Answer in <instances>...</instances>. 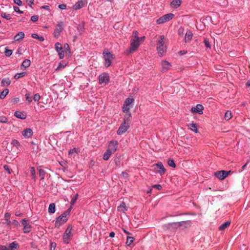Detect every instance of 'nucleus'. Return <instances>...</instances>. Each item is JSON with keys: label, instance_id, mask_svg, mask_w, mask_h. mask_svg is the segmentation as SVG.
Instances as JSON below:
<instances>
[{"label": "nucleus", "instance_id": "obj_41", "mask_svg": "<svg viewBox=\"0 0 250 250\" xmlns=\"http://www.w3.org/2000/svg\"><path fill=\"white\" fill-rule=\"evenodd\" d=\"M167 164L169 166L171 167H176V165L174 162V161L172 159H169L167 161Z\"/></svg>", "mask_w": 250, "mask_h": 250}, {"label": "nucleus", "instance_id": "obj_45", "mask_svg": "<svg viewBox=\"0 0 250 250\" xmlns=\"http://www.w3.org/2000/svg\"><path fill=\"white\" fill-rule=\"evenodd\" d=\"M11 144L14 146H15L16 147H18L20 145V143L19 142V141L17 140H13L11 142Z\"/></svg>", "mask_w": 250, "mask_h": 250}, {"label": "nucleus", "instance_id": "obj_5", "mask_svg": "<svg viewBox=\"0 0 250 250\" xmlns=\"http://www.w3.org/2000/svg\"><path fill=\"white\" fill-rule=\"evenodd\" d=\"M134 102V99L132 96L126 99V120H129L131 118V113L128 110L133 107Z\"/></svg>", "mask_w": 250, "mask_h": 250}, {"label": "nucleus", "instance_id": "obj_9", "mask_svg": "<svg viewBox=\"0 0 250 250\" xmlns=\"http://www.w3.org/2000/svg\"><path fill=\"white\" fill-rule=\"evenodd\" d=\"M100 84H106L109 81V76L107 73H103L99 76Z\"/></svg>", "mask_w": 250, "mask_h": 250}, {"label": "nucleus", "instance_id": "obj_63", "mask_svg": "<svg viewBox=\"0 0 250 250\" xmlns=\"http://www.w3.org/2000/svg\"><path fill=\"white\" fill-rule=\"evenodd\" d=\"M64 68V66H63V65H62L61 64V63H60V64H59V66H58V67L56 69V71H58V70H59L60 69H61V68Z\"/></svg>", "mask_w": 250, "mask_h": 250}, {"label": "nucleus", "instance_id": "obj_32", "mask_svg": "<svg viewBox=\"0 0 250 250\" xmlns=\"http://www.w3.org/2000/svg\"><path fill=\"white\" fill-rule=\"evenodd\" d=\"M11 83V81L9 78L3 79L1 80V84L3 86H5V84L9 85Z\"/></svg>", "mask_w": 250, "mask_h": 250}, {"label": "nucleus", "instance_id": "obj_57", "mask_svg": "<svg viewBox=\"0 0 250 250\" xmlns=\"http://www.w3.org/2000/svg\"><path fill=\"white\" fill-rule=\"evenodd\" d=\"M66 5L64 4H60L59 5V8L62 10H64L66 9Z\"/></svg>", "mask_w": 250, "mask_h": 250}, {"label": "nucleus", "instance_id": "obj_13", "mask_svg": "<svg viewBox=\"0 0 250 250\" xmlns=\"http://www.w3.org/2000/svg\"><path fill=\"white\" fill-rule=\"evenodd\" d=\"M55 48L58 52L60 59H62L64 57L63 51L62 50V46L60 43L57 42L55 44Z\"/></svg>", "mask_w": 250, "mask_h": 250}, {"label": "nucleus", "instance_id": "obj_46", "mask_svg": "<svg viewBox=\"0 0 250 250\" xmlns=\"http://www.w3.org/2000/svg\"><path fill=\"white\" fill-rule=\"evenodd\" d=\"M40 98V95L38 93H36L34 95L33 100L35 102L39 103Z\"/></svg>", "mask_w": 250, "mask_h": 250}, {"label": "nucleus", "instance_id": "obj_24", "mask_svg": "<svg viewBox=\"0 0 250 250\" xmlns=\"http://www.w3.org/2000/svg\"><path fill=\"white\" fill-rule=\"evenodd\" d=\"M192 35H193L192 33L190 31H189V30L188 31L186 32V34L185 35V42H188L189 41H190L192 38Z\"/></svg>", "mask_w": 250, "mask_h": 250}, {"label": "nucleus", "instance_id": "obj_55", "mask_svg": "<svg viewBox=\"0 0 250 250\" xmlns=\"http://www.w3.org/2000/svg\"><path fill=\"white\" fill-rule=\"evenodd\" d=\"M14 2L19 6H21L22 5V1L21 0H14Z\"/></svg>", "mask_w": 250, "mask_h": 250}, {"label": "nucleus", "instance_id": "obj_39", "mask_svg": "<svg viewBox=\"0 0 250 250\" xmlns=\"http://www.w3.org/2000/svg\"><path fill=\"white\" fill-rule=\"evenodd\" d=\"M30 170L31 174L32 175V179L35 180V177H36V171H35V168L34 167H30Z\"/></svg>", "mask_w": 250, "mask_h": 250}, {"label": "nucleus", "instance_id": "obj_31", "mask_svg": "<svg viewBox=\"0 0 250 250\" xmlns=\"http://www.w3.org/2000/svg\"><path fill=\"white\" fill-rule=\"evenodd\" d=\"M9 90L8 89H5L0 94V99H3L5 96L8 94Z\"/></svg>", "mask_w": 250, "mask_h": 250}, {"label": "nucleus", "instance_id": "obj_44", "mask_svg": "<svg viewBox=\"0 0 250 250\" xmlns=\"http://www.w3.org/2000/svg\"><path fill=\"white\" fill-rule=\"evenodd\" d=\"M26 101H28L29 103H31L32 101V98L31 97V94L29 93H27L25 95Z\"/></svg>", "mask_w": 250, "mask_h": 250}, {"label": "nucleus", "instance_id": "obj_25", "mask_svg": "<svg viewBox=\"0 0 250 250\" xmlns=\"http://www.w3.org/2000/svg\"><path fill=\"white\" fill-rule=\"evenodd\" d=\"M14 116L17 118L21 119H24L26 118V116L23 113L20 111H16L14 113Z\"/></svg>", "mask_w": 250, "mask_h": 250}, {"label": "nucleus", "instance_id": "obj_12", "mask_svg": "<svg viewBox=\"0 0 250 250\" xmlns=\"http://www.w3.org/2000/svg\"><path fill=\"white\" fill-rule=\"evenodd\" d=\"M118 142L116 141H111L108 145L107 149L114 153L117 148Z\"/></svg>", "mask_w": 250, "mask_h": 250}, {"label": "nucleus", "instance_id": "obj_51", "mask_svg": "<svg viewBox=\"0 0 250 250\" xmlns=\"http://www.w3.org/2000/svg\"><path fill=\"white\" fill-rule=\"evenodd\" d=\"M39 17L37 15L32 16L31 18V20L32 21L35 22L38 20Z\"/></svg>", "mask_w": 250, "mask_h": 250}, {"label": "nucleus", "instance_id": "obj_1", "mask_svg": "<svg viewBox=\"0 0 250 250\" xmlns=\"http://www.w3.org/2000/svg\"><path fill=\"white\" fill-rule=\"evenodd\" d=\"M140 44L141 43L138 40V32L134 31L130 41V47L127 51L126 50V55L132 54L135 52L138 48Z\"/></svg>", "mask_w": 250, "mask_h": 250}, {"label": "nucleus", "instance_id": "obj_62", "mask_svg": "<svg viewBox=\"0 0 250 250\" xmlns=\"http://www.w3.org/2000/svg\"><path fill=\"white\" fill-rule=\"evenodd\" d=\"M26 2L30 6L32 4H34V0H26Z\"/></svg>", "mask_w": 250, "mask_h": 250}, {"label": "nucleus", "instance_id": "obj_53", "mask_svg": "<svg viewBox=\"0 0 250 250\" xmlns=\"http://www.w3.org/2000/svg\"><path fill=\"white\" fill-rule=\"evenodd\" d=\"M152 188H156L158 190H161L162 188V186L159 184H156L152 186Z\"/></svg>", "mask_w": 250, "mask_h": 250}, {"label": "nucleus", "instance_id": "obj_50", "mask_svg": "<svg viewBox=\"0 0 250 250\" xmlns=\"http://www.w3.org/2000/svg\"><path fill=\"white\" fill-rule=\"evenodd\" d=\"M176 225V223H169L168 224H166L164 226V229H168L170 227H173V226Z\"/></svg>", "mask_w": 250, "mask_h": 250}, {"label": "nucleus", "instance_id": "obj_61", "mask_svg": "<svg viewBox=\"0 0 250 250\" xmlns=\"http://www.w3.org/2000/svg\"><path fill=\"white\" fill-rule=\"evenodd\" d=\"M145 36H143L141 38H139L138 37V40H139V42L141 43V42H143L145 40Z\"/></svg>", "mask_w": 250, "mask_h": 250}, {"label": "nucleus", "instance_id": "obj_6", "mask_svg": "<svg viewBox=\"0 0 250 250\" xmlns=\"http://www.w3.org/2000/svg\"><path fill=\"white\" fill-rule=\"evenodd\" d=\"M72 229V227L71 226H68L63 234V240L64 243L65 244H68L70 240V238L72 236V234H71Z\"/></svg>", "mask_w": 250, "mask_h": 250}, {"label": "nucleus", "instance_id": "obj_21", "mask_svg": "<svg viewBox=\"0 0 250 250\" xmlns=\"http://www.w3.org/2000/svg\"><path fill=\"white\" fill-rule=\"evenodd\" d=\"M24 37V33L22 32H20L17 34L14 37V39L16 41H20Z\"/></svg>", "mask_w": 250, "mask_h": 250}, {"label": "nucleus", "instance_id": "obj_20", "mask_svg": "<svg viewBox=\"0 0 250 250\" xmlns=\"http://www.w3.org/2000/svg\"><path fill=\"white\" fill-rule=\"evenodd\" d=\"M125 132V119H124L123 122L119 127L117 131V134L118 135L123 134Z\"/></svg>", "mask_w": 250, "mask_h": 250}, {"label": "nucleus", "instance_id": "obj_33", "mask_svg": "<svg viewBox=\"0 0 250 250\" xmlns=\"http://www.w3.org/2000/svg\"><path fill=\"white\" fill-rule=\"evenodd\" d=\"M26 74V72H21V73H17L14 76V78L16 80L19 79L20 78H22V77H23L24 76H25Z\"/></svg>", "mask_w": 250, "mask_h": 250}, {"label": "nucleus", "instance_id": "obj_11", "mask_svg": "<svg viewBox=\"0 0 250 250\" xmlns=\"http://www.w3.org/2000/svg\"><path fill=\"white\" fill-rule=\"evenodd\" d=\"M63 29V23L62 22H60L58 23L57 25V27L55 28L54 32V35L55 37H58L60 34V33Z\"/></svg>", "mask_w": 250, "mask_h": 250}, {"label": "nucleus", "instance_id": "obj_3", "mask_svg": "<svg viewBox=\"0 0 250 250\" xmlns=\"http://www.w3.org/2000/svg\"><path fill=\"white\" fill-rule=\"evenodd\" d=\"M72 208V207H70L67 210H65L62 214L59 216L56 219L55 224L56 228H59L61 226L66 222L68 219V216Z\"/></svg>", "mask_w": 250, "mask_h": 250}, {"label": "nucleus", "instance_id": "obj_54", "mask_svg": "<svg viewBox=\"0 0 250 250\" xmlns=\"http://www.w3.org/2000/svg\"><path fill=\"white\" fill-rule=\"evenodd\" d=\"M14 9L15 11H16V12H18L19 13L21 14L23 13V12L22 11H21L20 9V8L17 6H14Z\"/></svg>", "mask_w": 250, "mask_h": 250}, {"label": "nucleus", "instance_id": "obj_59", "mask_svg": "<svg viewBox=\"0 0 250 250\" xmlns=\"http://www.w3.org/2000/svg\"><path fill=\"white\" fill-rule=\"evenodd\" d=\"M3 167L4 169L8 172V173H11L10 170L9 168V167L7 165L4 166Z\"/></svg>", "mask_w": 250, "mask_h": 250}, {"label": "nucleus", "instance_id": "obj_37", "mask_svg": "<svg viewBox=\"0 0 250 250\" xmlns=\"http://www.w3.org/2000/svg\"><path fill=\"white\" fill-rule=\"evenodd\" d=\"M39 176L41 177L42 179H43L45 177V172L44 170L42 169H39Z\"/></svg>", "mask_w": 250, "mask_h": 250}, {"label": "nucleus", "instance_id": "obj_26", "mask_svg": "<svg viewBox=\"0 0 250 250\" xmlns=\"http://www.w3.org/2000/svg\"><path fill=\"white\" fill-rule=\"evenodd\" d=\"M188 126L191 130H192V131L196 133H198V130L197 129V127L196 124L192 123L188 125Z\"/></svg>", "mask_w": 250, "mask_h": 250}, {"label": "nucleus", "instance_id": "obj_29", "mask_svg": "<svg viewBox=\"0 0 250 250\" xmlns=\"http://www.w3.org/2000/svg\"><path fill=\"white\" fill-rule=\"evenodd\" d=\"M48 212L50 213H53L55 212V204L51 203L48 208Z\"/></svg>", "mask_w": 250, "mask_h": 250}, {"label": "nucleus", "instance_id": "obj_2", "mask_svg": "<svg viewBox=\"0 0 250 250\" xmlns=\"http://www.w3.org/2000/svg\"><path fill=\"white\" fill-rule=\"evenodd\" d=\"M166 39L164 35L159 37L156 43V49L160 56H162L166 52L167 46L165 45Z\"/></svg>", "mask_w": 250, "mask_h": 250}, {"label": "nucleus", "instance_id": "obj_47", "mask_svg": "<svg viewBox=\"0 0 250 250\" xmlns=\"http://www.w3.org/2000/svg\"><path fill=\"white\" fill-rule=\"evenodd\" d=\"M204 43L206 47L210 48L211 47V45L209 42V41L208 39L206 38L204 39Z\"/></svg>", "mask_w": 250, "mask_h": 250}, {"label": "nucleus", "instance_id": "obj_14", "mask_svg": "<svg viewBox=\"0 0 250 250\" xmlns=\"http://www.w3.org/2000/svg\"><path fill=\"white\" fill-rule=\"evenodd\" d=\"M203 109V106L202 104H198L197 105L196 107H192L191 109V111L192 113H197L199 114H202Z\"/></svg>", "mask_w": 250, "mask_h": 250}, {"label": "nucleus", "instance_id": "obj_49", "mask_svg": "<svg viewBox=\"0 0 250 250\" xmlns=\"http://www.w3.org/2000/svg\"><path fill=\"white\" fill-rule=\"evenodd\" d=\"M8 121L7 118L4 116L0 117V122L2 123H6Z\"/></svg>", "mask_w": 250, "mask_h": 250}, {"label": "nucleus", "instance_id": "obj_52", "mask_svg": "<svg viewBox=\"0 0 250 250\" xmlns=\"http://www.w3.org/2000/svg\"><path fill=\"white\" fill-rule=\"evenodd\" d=\"M0 250H11V249L8 247L0 245Z\"/></svg>", "mask_w": 250, "mask_h": 250}, {"label": "nucleus", "instance_id": "obj_7", "mask_svg": "<svg viewBox=\"0 0 250 250\" xmlns=\"http://www.w3.org/2000/svg\"><path fill=\"white\" fill-rule=\"evenodd\" d=\"M174 17V15L171 13L166 14L160 18L156 21V22L157 24H160L169 21L170 20H171Z\"/></svg>", "mask_w": 250, "mask_h": 250}, {"label": "nucleus", "instance_id": "obj_22", "mask_svg": "<svg viewBox=\"0 0 250 250\" xmlns=\"http://www.w3.org/2000/svg\"><path fill=\"white\" fill-rule=\"evenodd\" d=\"M134 241V237H131V236H126V245L127 246H129V247H130L131 248H132V247L134 246V245L131 246V244H132V243H133Z\"/></svg>", "mask_w": 250, "mask_h": 250}, {"label": "nucleus", "instance_id": "obj_8", "mask_svg": "<svg viewBox=\"0 0 250 250\" xmlns=\"http://www.w3.org/2000/svg\"><path fill=\"white\" fill-rule=\"evenodd\" d=\"M230 172L231 171L221 170L216 172L214 175L219 179L223 180L226 178Z\"/></svg>", "mask_w": 250, "mask_h": 250}, {"label": "nucleus", "instance_id": "obj_4", "mask_svg": "<svg viewBox=\"0 0 250 250\" xmlns=\"http://www.w3.org/2000/svg\"><path fill=\"white\" fill-rule=\"evenodd\" d=\"M103 55L104 60V65L108 67L111 65L112 61L114 60L115 56L107 49L104 50Z\"/></svg>", "mask_w": 250, "mask_h": 250}, {"label": "nucleus", "instance_id": "obj_27", "mask_svg": "<svg viewBox=\"0 0 250 250\" xmlns=\"http://www.w3.org/2000/svg\"><path fill=\"white\" fill-rule=\"evenodd\" d=\"M230 221H227V222H225L224 223L222 224L219 227V229L220 230H225L227 227H228L230 225Z\"/></svg>", "mask_w": 250, "mask_h": 250}, {"label": "nucleus", "instance_id": "obj_16", "mask_svg": "<svg viewBox=\"0 0 250 250\" xmlns=\"http://www.w3.org/2000/svg\"><path fill=\"white\" fill-rule=\"evenodd\" d=\"M85 4V0H79L73 6V8L75 10L80 9L83 7Z\"/></svg>", "mask_w": 250, "mask_h": 250}, {"label": "nucleus", "instance_id": "obj_19", "mask_svg": "<svg viewBox=\"0 0 250 250\" xmlns=\"http://www.w3.org/2000/svg\"><path fill=\"white\" fill-rule=\"evenodd\" d=\"M181 0H173L170 3V6L173 8H177L181 4Z\"/></svg>", "mask_w": 250, "mask_h": 250}, {"label": "nucleus", "instance_id": "obj_17", "mask_svg": "<svg viewBox=\"0 0 250 250\" xmlns=\"http://www.w3.org/2000/svg\"><path fill=\"white\" fill-rule=\"evenodd\" d=\"M33 134L32 130L30 128H26L22 132V135L26 138H30Z\"/></svg>", "mask_w": 250, "mask_h": 250}, {"label": "nucleus", "instance_id": "obj_15", "mask_svg": "<svg viewBox=\"0 0 250 250\" xmlns=\"http://www.w3.org/2000/svg\"><path fill=\"white\" fill-rule=\"evenodd\" d=\"M22 225L23 226V232L25 233H28L31 231V225L27 223V220L23 219L21 222Z\"/></svg>", "mask_w": 250, "mask_h": 250}, {"label": "nucleus", "instance_id": "obj_34", "mask_svg": "<svg viewBox=\"0 0 250 250\" xmlns=\"http://www.w3.org/2000/svg\"><path fill=\"white\" fill-rule=\"evenodd\" d=\"M118 210L121 213H125V204L123 202L119 207H118Z\"/></svg>", "mask_w": 250, "mask_h": 250}, {"label": "nucleus", "instance_id": "obj_64", "mask_svg": "<svg viewBox=\"0 0 250 250\" xmlns=\"http://www.w3.org/2000/svg\"><path fill=\"white\" fill-rule=\"evenodd\" d=\"M115 236V233L114 232H111L110 233H109V236L111 238H113Z\"/></svg>", "mask_w": 250, "mask_h": 250}, {"label": "nucleus", "instance_id": "obj_18", "mask_svg": "<svg viewBox=\"0 0 250 250\" xmlns=\"http://www.w3.org/2000/svg\"><path fill=\"white\" fill-rule=\"evenodd\" d=\"M161 64L162 66L163 71H166L169 70L171 66V64L166 61H164L162 62Z\"/></svg>", "mask_w": 250, "mask_h": 250}, {"label": "nucleus", "instance_id": "obj_48", "mask_svg": "<svg viewBox=\"0 0 250 250\" xmlns=\"http://www.w3.org/2000/svg\"><path fill=\"white\" fill-rule=\"evenodd\" d=\"M78 148H76L75 147L73 148V149H71L69 150L68 154L70 156L72 155L73 154L77 153Z\"/></svg>", "mask_w": 250, "mask_h": 250}, {"label": "nucleus", "instance_id": "obj_42", "mask_svg": "<svg viewBox=\"0 0 250 250\" xmlns=\"http://www.w3.org/2000/svg\"><path fill=\"white\" fill-rule=\"evenodd\" d=\"M4 54L6 56L9 57L12 54V50L5 48Z\"/></svg>", "mask_w": 250, "mask_h": 250}, {"label": "nucleus", "instance_id": "obj_30", "mask_svg": "<svg viewBox=\"0 0 250 250\" xmlns=\"http://www.w3.org/2000/svg\"><path fill=\"white\" fill-rule=\"evenodd\" d=\"M10 216L11 214L8 212L6 213L4 215L5 222L8 225H11V221L10 220Z\"/></svg>", "mask_w": 250, "mask_h": 250}, {"label": "nucleus", "instance_id": "obj_56", "mask_svg": "<svg viewBox=\"0 0 250 250\" xmlns=\"http://www.w3.org/2000/svg\"><path fill=\"white\" fill-rule=\"evenodd\" d=\"M11 224H12L14 226L17 227L19 225V223L17 220H14L12 221V222H11Z\"/></svg>", "mask_w": 250, "mask_h": 250}, {"label": "nucleus", "instance_id": "obj_60", "mask_svg": "<svg viewBox=\"0 0 250 250\" xmlns=\"http://www.w3.org/2000/svg\"><path fill=\"white\" fill-rule=\"evenodd\" d=\"M19 101V99L18 98H15L12 100V102L14 104H16Z\"/></svg>", "mask_w": 250, "mask_h": 250}, {"label": "nucleus", "instance_id": "obj_35", "mask_svg": "<svg viewBox=\"0 0 250 250\" xmlns=\"http://www.w3.org/2000/svg\"><path fill=\"white\" fill-rule=\"evenodd\" d=\"M18 244L16 242H13L10 244L9 248H10L11 250H16L17 249Z\"/></svg>", "mask_w": 250, "mask_h": 250}, {"label": "nucleus", "instance_id": "obj_28", "mask_svg": "<svg viewBox=\"0 0 250 250\" xmlns=\"http://www.w3.org/2000/svg\"><path fill=\"white\" fill-rule=\"evenodd\" d=\"M30 61L28 59H25L21 63V67L25 68L28 67L30 65Z\"/></svg>", "mask_w": 250, "mask_h": 250}, {"label": "nucleus", "instance_id": "obj_10", "mask_svg": "<svg viewBox=\"0 0 250 250\" xmlns=\"http://www.w3.org/2000/svg\"><path fill=\"white\" fill-rule=\"evenodd\" d=\"M154 167H155L154 169L160 175H163L165 173L166 169L162 163L156 164L154 165Z\"/></svg>", "mask_w": 250, "mask_h": 250}, {"label": "nucleus", "instance_id": "obj_38", "mask_svg": "<svg viewBox=\"0 0 250 250\" xmlns=\"http://www.w3.org/2000/svg\"><path fill=\"white\" fill-rule=\"evenodd\" d=\"M232 117L231 113L229 111H227L225 114V119L226 120H229Z\"/></svg>", "mask_w": 250, "mask_h": 250}, {"label": "nucleus", "instance_id": "obj_58", "mask_svg": "<svg viewBox=\"0 0 250 250\" xmlns=\"http://www.w3.org/2000/svg\"><path fill=\"white\" fill-rule=\"evenodd\" d=\"M16 55H18V56H21V54H22V52H21V49H20V48H19L17 51H16Z\"/></svg>", "mask_w": 250, "mask_h": 250}, {"label": "nucleus", "instance_id": "obj_40", "mask_svg": "<svg viewBox=\"0 0 250 250\" xmlns=\"http://www.w3.org/2000/svg\"><path fill=\"white\" fill-rule=\"evenodd\" d=\"M1 16L2 18H4V19H5L6 20H10L11 19V17H10V15L9 14H7L5 12H1Z\"/></svg>", "mask_w": 250, "mask_h": 250}, {"label": "nucleus", "instance_id": "obj_23", "mask_svg": "<svg viewBox=\"0 0 250 250\" xmlns=\"http://www.w3.org/2000/svg\"><path fill=\"white\" fill-rule=\"evenodd\" d=\"M112 153L113 152L107 149L103 155V159L105 161L108 160Z\"/></svg>", "mask_w": 250, "mask_h": 250}, {"label": "nucleus", "instance_id": "obj_43", "mask_svg": "<svg viewBox=\"0 0 250 250\" xmlns=\"http://www.w3.org/2000/svg\"><path fill=\"white\" fill-rule=\"evenodd\" d=\"M78 197V194H76L74 197L72 198L71 201V206H73L75 203L76 200H77ZM72 207V206H71Z\"/></svg>", "mask_w": 250, "mask_h": 250}, {"label": "nucleus", "instance_id": "obj_36", "mask_svg": "<svg viewBox=\"0 0 250 250\" xmlns=\"http://www.w3.org/2000/svg\"><path fill=\"white\" fill-rule=\"evenodd\" d=\"M32 37L39 40L41 42H43L44 41V38L42 36H39L37 34H32Z\"/></svg>", "mask_w": 250, "mask_h": 250}]
</instances>
